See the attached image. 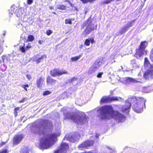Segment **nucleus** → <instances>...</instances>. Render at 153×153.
<instances>
[{
  "label": "nucleus",
  "instance_id": "052dcab7",
  "mask_svg": "<svg viewBox=\"0 0 153 153\" xmlns=\"http://www.w3.org/2000/svg\"><path fill=\"white\" fill-rule=\"evenodd\" d=\"M83 46V45H81V46L80 47V48H81Z\"/></svg>",
  "mask_w": 153,
  "mask_h": 153
},
{
  "label": "nucleus",
  "instance_id": "6e6552de",
  "mask_svg": "<svg viewBox=\"0 0 153 153\" xmlns=\"http://www.w3.org/2000/svg\"><path fill=\"white\" fill-rule=\"evenodd\" d=\"M24 137V136L22 134L15 135L12 139L13 146H16L20 143Z\"/></svg>",
  "mask_w": 153,
  "mask_h": 153
},
{
  "label": "nucleus",
  "instance_id": "e2e57ef3",
  "mask_svg": "<svg viewBox=\"0 0 153 153\" xmlns=\"http://www.w3.org/2000/svg\"><path fill=\"white\" fill-rule=\"evenodd\" d=\"M146 0H144V1H145Z\"/></svg>",
  "mask_w": 153,
  "mask_h": 153
},
{
  "label": "nucleus",
  "instance_id": "2eb2a0df",
  "mask_svg": "<svg viewBox=\"0 0 153 153\" xmlns=\"http://www.w3.org/2000/svg\"><path fill=\"white\" fill-rule=\"evenodd\" d=\"M44 80V78L42 77H40L38 79H37L36 84L38 88H42Z\"/></svg>",
  "mask_w": 153,
  "mask_h": 153
},
{
  "label": "nucleus",
  "instance_id": "5701e85b",
  "mask_svg": "<svg viewBox=\"0 0 153 153\" xmlns=\"http://www.w3.org/2000/svg\"><path fill=\"white\" fill-rule=\"evenodd\" d=\"M56 9L61 10H65L67 9V6L64 4H59L57 5Z\"/></svg>",
  "mask_w": 153,
  "mask_h": 153
},
{
  "label": "nucleus",
  "instance_id": "c85d7f7f",
  "mask_svg": "<svg viewBox=\"0 0 153 153\" xmlns=\"http://www.w3.org/2000/svg\"><path fill=\"white\" fill-rule=\"evenodd\" d=\"M81 56V55H79L77 56L72 57L71 58V60L72 61H76L79 59Z\"/></svg>",
  "mask_w": 153,
  "mask_h": 153
},
{
  "label": "nucleus",
  "instance_id": "a211bd4d",
  "mask_svg": "<svg viewBox=\"0 0 153 153\" xmlns=\"http://www.w3.org/2000/svg\"><path fill=\"white\" fill-rule=\"evenodd\" d=\"M11 56L9 54L3 55L2 56V58L3 63H7L11 61Z\"/></svg>",
  "mask_w": 153,
  "mask_h": 153
},
{
  "label": "nucleus",
  "instance_id": "f03ea898",
  "mask_svg": "<svg viewBox=\"0 0 153 153\" xmlns=\"http://www.w3.org/2000/svg\"><path fill=\"white\" fill-rule=\"evenodd\" d=\"M101 111L104 115H109L111 118L118 120L119 122H123L126 119V117L119 112L113 110L111 105H106L101 108Z\"/></svg>",
  "mask_w": 153,
  "mask_h": 153
},
{
  "label": "nucleus",
  "instance_id": "423d86ee",
  "mask_svg": "<svg viewBox=\"0 0 153 153\" xmlns=\"http://www.w3.org/2000/svg\"><path fill=\"white\" fill-rule=\"evenodd\" d=\"M51 75L52 77L60 76L64 74H68V72L65 70H60L57 68H54L50 71Z\"/></svg>",
  "mask_w": 153,
  "mask_h": 153
},
{
  "label": "nucleus",
  "instance_id": "0e129e2a",
  "mask_svg": "<svg viewBox=\"0 0 153 153\" xmlns=\"http://www.w3.org/2000/svg\"><path fill=\"white\" fill-rule=\"evenodd\" d=\"M41 126H43V125H41Z\"/></svg>",
  "mask_w": 153,
  "mask_h": 153
},
{
  "label": "nucleus",
  "instance_id": "ea45409f",
  "mask_svg": "<svg viewBox=\"0 0 153 153\" xmlns=\"http://www.w3.org/2000/svg\"><path fill=\"white\" fill-rule=\"evenodd\" d=\"M31 48V46L30 44L29 43L26 47L25 48L26 51H27L29 50L30 48Z\"/></svg>",
  "mask_w": 153,
  "mask_h": 153
},
{
  "label": "nucleus",
  "instance_id": "0eeeda50",
  "mask_svg": "<svg viewBox=\"0 0 153 153\" xmlns=\"http://www.w3.org/2000/svg\"><path fill=\"white\" fill-rule=\"evenodd\" d=\"M94 140H93L90 139L86 140L80 144L78 146V148L88 149L89 147L94 145Z\"/></svg>",
  "mask_w": 153,
  "mask_h": 153
},
{
  "label": "nucleus",
  "instance_id": "20e7f679",
  "mask_svg": "<svg viewBox=\"0 0 153 153\" xmlns=\"http://www.w3.org/2000/svg\"><path fill=\"white\" fill-rule=\"evenodd\" d=\"M146 100L142 97H134V111L141 113L143 111L144 107L145 108Z\"/></svg>",
  "mask_w": 153,
  "mask_h": 153
},
{
  "label": "nucleus",
  "instance_id": "de8ad7c7",
  "mask_svg": "<svg viewBox=\"0 0 153 153\" xmlns=\"http://www.w3.org/2000/svg\"><path fill=\"white\" fill-rule=\"evenodd\" d=\"M27 78L29 80H30L31 78V76L30 75L27 74L26 75Z\"/></svg>",
  "mask_w": 153,
  "mask_h": 153
},
{
  "label": "nucleus",
  "instance_id": "4be33fe9",
  "mask_svg": "<svg viewBox=\"0 0 153 153\" xmlns=\"http://www.w3.org/2000/svg\"><path fill=\"white\" fill-rule=\"evenodd\" d=\"M100 62H96L94 63L92 66L91 68L93 71H95L99 68L100 65H99Z\"/></svg>",
  "mask_w": 153,
  "mask_h": 153
},
{
  "label": "nucleus",
  "instance_id": "13d9d810",
  "mask_svg": "<svg viewBox=\"0 0 153 153\" xmlns=\"http://www.w3.org/2000/svg\"><path fill=\"white\" fill-rule=\"evenodd\" d=\"M96 137L97 138H98L99 137V135L98 134H96Z\"/></svg>",
  "mask_w": 153,
  "mask_h": 153
},
{
  "label": "nucleus",
  "instance_id": "8fccbe9b",
  "mask_svg": "<svg viewBox=\"0 0 153 153\" xmlns=\"http://www.w3.org/2000/svg\"><path fill=\"white\" fill-rule=\"evenodd\" d=\"M107 118V117L106 116H102L101 117V119H106Z\"/></svg>",
  "mask_w": 153,
  "mask_h": 153
},
{
  "label": "nucleus",
  "instance_id": "7c9ffc66",
  "mask_svg": "<svg viewBox=\"0 0 153 153\" xmlns=\"http://www.w3.org/2000/svg\"><path fill=\"white\" fill-rule=\"evenodd\" d=\"M114 0H105L102 2V4H108L111 3V2L113 1Z\"/></svg>",
  "mask_w": 153,
  "mask_h": 153
},
{
  "label": "nucleus",
  "instance_id": "393cba45",
  "mask_svg": "<svg viewBox=\"0 0 153 153\" xmlns=\"http://www.w3.org/2000/svg\"><path fill=\"white\" fill-rule=\"evenodd\" d=\"M131 26H126L123 27L120 31V34L121 35L125 33L127 30L128 28Z\"/></svg>",
  "mask_w": 153,
  "mask_h": 153
},
{
  "label": "nucleus",
  "instance_id": "a878e982",
  "mask_svg": "<svg viewBox=\"0 0 153 153\" xmlns=\"http://www.w3.org/2000/svg\"><path fill=\"white\" fill-rule=\"evenodd\" d=\"M34 39V38L33 36L32 35H29L27 37V41L32 42Z\"/></svg>",
  "mask_w": 153,
  "mask_h": 153
},
{
  "label": "nucleus",
  "instance_id": "4468645a",
  "mask_svg": "<svg viewBox=\"0 0 153 153\" xmlns=\"http://www.w3.org/2000/svg\"><path fill=\"white\" fill-rule=\"evenodd\" d=\"M94 30V27L89 25L85 29L83 32V34L86 36Z\"/></svg>",
  "mask_w": 153,
  "mask_h": 153
},
{
  "label": "nucleus",
  "instance_id": "58836bf2",
  "mask_svg": "<svg viewBox=\"0 0 153 153\" xmlns=\"http://www.w3.org/2000/svg\"><path fill=\"white\" fill-rule=\"evenodd\" d=\"M53 33V31L50 30H47L46 32V34L48 36H49L51 34H52Z\"/></svg>",
  "mask_w": 153,
  "mask_h": 153
},
{
  "label": "nucleus",
  "instance_id": "603ef678",
  "mask_svg": "<svg viewBox=\"0 0 153 153\" xmlns=\"http://www.w3.org/2000/svg\"><path fill=\"white\" fill-rule=\"evenodd\" d=\"M42 42L41 40H39L38 41V43L39 44L41 45L42 44Z\"/></svg>",
  "mask_w": 153,
  "mask_h": 153
},
{
  "label": "nucleus",
  "instance_id": "bf43d9fd",
  "mask_svg": "<svg viewBox=\"0 0 153 153\" xmlns=\"http://www.w3.org/2000/svg\"><path fill=\"white\" fill-rule=\"evenodd\" d=\"M140 88H141V87H140V88L139 89V90H138V91H140Z\"/></svg>",
  "mask_w": 153,
  "mask_h": 153
},
{
  "label": "nucleus",
  "instance_id": "864d4df0",
  "mask_svg": "<svg viewBox=\"0 0 153 153\" xmlns=\"http://www.w3.org/2000/svg\"><path fill=\"white\" fill-rule=\"evenodd\" d=\"M65 1L68 2V3H70V2H71L69 0H65Z\"/></svg>",
  "mask_w": 153,
  "mask_h": 153
},
{
  "label": "nucleus",
  "instance_id": "bb28decb",
  "mask_svg": "<svg viewBox=\"0 0 153 153\" xmlns=\"http://www.w3.org/2000/svg\"><path fill=\"white\" fill-rule=\"evenodd\" d=\"M20 108L19 107H17L15 108L14 110L13 113L15 115V117H16L18 115L17 111L19 110Z\"/></svg>",
  "mask_w": 153,
  "mask_h": 153
},
{
  "label": "nucleus",
  "instance_id": "c9c22d12",
  "mask_svg": "<svg viewBox=\"0 0 153 153\" xmlns=\"http://www.w3.org/2000/svg\"><path fill=\"white\" fill-rule=\"evenodd\" d=\"M77 78L75 77H74L71 78L69 80V82H70L72 83L73 82L77 80Z\"/></svg>",
  "mask_w": 153,
  "mask_h": 153
},
{
  "label": "nucleus",
  "instance_id": "c756f323",
  "mask_svg": "<svg viewBox=\"0 0 153 153\" xmlns=\"http://www.w3.org/2000/svg\"><path fill=\"white\" fill-rule=\"evenodd\" d=\"M118 100V99L116 97H109V101L110 102L113 101H117Z\"/></svg>",
  "mask_w": 153,
  "mask_h": 153
},
{
  "label": "nucleus",
  "instance_id": "9b49d317",
  "mask_svg": "<svg viewBox=\"0 0 153 153\" xmlns=\"http://www.w3.org/2000/svg\"><path fill=\"white\" fill-rule=\"evenodd\" d=\"M33 133L35 134L41 136L45 135V132L44 129L42 128L41 126H40L36 130L33 131Z\"/></svg>",
  "mask_w": 153,
  "mask_h": 153
},
{
  "label": "nucleus",
  "instance_id": "79ce46f5",
  "mask_svg": "<svg viewBox=\"0 0 153 153\" xmlns=\"http://www.w3.org/2000/svg\"><path fill=\"white\" fill-rule=\"evenodd\" d=\"M103 73L102 72H100L98 73L97 75V77L99 78H100L102 77V75L103 74Z\"/></svg>",
  "mask_w": 153,
  "mask_h": 153
},
{
  "label": "nucleus",
  "instance_id": "49530a36",
  "mask_svg": "<svg viewBox=\"0 0 153 153\" xmlns=\"http://www.w3.org/2000/svg\"><path fill=\"white\" fill-rule=\"evenodd\" d=\"M26 100V98H24L21 99L19 101V102L20 103H22L24 102L25 100Z\"/></svg>",
  "mask_w": 153,
  "mask_h": 153
},
{
  "label": "nucleus",
  "instance_id": "72a5a7b5",
  "mask_svg": "<svg viewBox=\"0 0 153 153\" xmlns=\"http://www.w3.org/2000/svg\"><path fill=\"white\" fill-rule=\"evenodd\" d=\"M29 87V86L28 84L23 85L22 86V87L27 91V88H28Z\"/></svg>",
  "mask_w": 153,
  "mask_h": 153
},
{
  "label": "nucleus",
  "instance_id": "473e14b6",
  "mask_svg": "<svg viewBox=\"0 0 153 153\" xmlns=\"http://www.w3.org/2000/svg\"><path fill=\"white\" fill-rule=\"evenodd\" d=\"M51 93V92L47 90V91H44L43 93L42 94L43 96H46L47 95L50 94Z\"/></svg>",
  "mask_w": 153,
  "mask_h": 153
},
{
  "label": "nucleus",
  "instance_id": "39448f33",
  "mask_svg": "<svg viewBox=\"0 0 153 153\" xmlns=\"http://www.w3.org/2000/svg\"><path fill=\"white\" fill-rule=\"evenodd\" d=\"M144 64L145 68L148 70L144 74V77L146 79L149 77L152 78L153 77V66L150 64L146 57L145 58Z\"/></svg>",
  "mask_w": 153,
  "mask_h": 153
},
{
  "label": "nucleus",
  "instance_id": "b1692460",
  "mask_svg": "<svg viewBox=\"0 0 153 153\" xmlns=\"http://www.w3.org/2000/svg\"><path fill=\"white\" fill-rule=\"evenodd\" d=\"M128 105H123L122 108V110L123 112H125L126 111L128 110L130 108L131 106V104L129 103H128Z\"/></svg>",
  "mask_w": 153,
  "mask_h": 153
},
{
  "label": "nucleus",
  "instance_id": "7ed1b4c3",
  "mask_svg": "<svg viewBox=\"0 0 153 153\" xmlns=\"http://www.w3.org/2000/svg\"><path fill=\"white\" fill-rule=\"evenodd\" d=\"M65 118L67 119L72 120L75 123H80L81 124H83L87 122V118L84 117H81L77 113L71 114L69 112L66 113Z\"/></svg>",
  "mask_w": 153,
  "mask_h": 153
},
{
  "label": "nucleus",
  "instance_id": "dca6fc26",
  "mask_svg": "<svg viewBox=\"0 0 153 153\" xmlns=\"http://www.w3.org/2000/svg\"><path fill=\"white\" fill-rule=\"evenodd\" d=\"M47 58V55L46 54L42 55L41 57L37 58V57H35L34 58V61L36 62L37 64L40 62L44 59H46Z\"/></svg>",
  "mask_w": 153,
  "mask_h": 153
},
{
  "label": "nucleus",
  "instance_id": "f8f14e48",
  "mask_svg": "<svg viewBox=\"0 0 153 153\" xmlns=\"http://www.w3.org/2000/svg\"><path fill=\"white\" fill-rule=\"evenodd\" d=\"M146 53V51H144L140 48L136 50V53L134 55L137 59H140V57Z\"/></svg>",
  "mask_w": 153,
  "mask_h": 153
},
{
  "label": "nucleus",
  "instance_id": "680f3d73",
  "mask_svg": "<svg viewBox=\"0 0 153 153\" xmlns=\"http://www.w3.org/2000/svg\"><path fill=\"white\" fill-rule=\"evenodd\" d=\"M53 14H56V13L55 12H53Z\"/></svg>",
  "mask_w": 153,
  "mask_h": 153
},
{
  "label": "nucleus",
  "instance_id": "2f4dec72",
  "mask_svg": "<svg viewBox=\"0 0 153 153\" xmlns=\"http://www.w3.org/2000/svg\"><path fill=\"white\" fill-rule=\"evenodd\" d=\"M9 151L7 149L4 148L0 151V153H8Z\"/></svg>",
  "mask_w": 153,
  "mask_h": 153
},
{
  "label": "nucleus",
  "instance_id": "a19ab883",
  "mask_svg": "<svg viewBox=\"0 0 153 153\" xmlns=\"http://www.w3.org/2000/svg\"><path fill=\"white\" fill-rule=\"evenodd\" d=\"M7 141L5 142H1L0 143V148L3 145H5L7 143Z\"/></svg>",
  "mask_w": 153,
  "mask_h": 153
},
{
  "label": "nucleus",
  "instance_id": "aec40b11",
  "mask_svg": "<svg viewBox=\"0 0 153 153\" xmlns=\"http://www.w3.org/2000/svg\"><path fill=\"white\" fill-rule=\"evenodd\" d=\"M148 45L147 42L144 41L142 42L139 46V48L142 50L144 51H146L145 48Z\"/></svg>",
  "mask_w": 153,
  "mask_h": 153
},
{
  "label": "nucleus",
  "instance_id": "4c0bfd02",
  "mask_svg": "<svg viewBox=\"0 0 153 153\" xmlns=\"http://www.w3.org/2000/svg\"><path fill=\"white\" fill-rule=\"evenodd\" d=\"M65 23L71 24H72L71 20V19H66L65 20Z\"/></svg>",
  "mask_w": 153,
  "mask_h": 153
},
{
  "label": "nucleus",
  "instance_id": "09e8293b",
  "mask_svg": "<svg viewBox=\"0 0 153 153\" xmlns=\"http://www.w3.org/2000/svg\"><path fill=\"white\" fill-rule=\"evenodd\" d=\"M3 50L2 49V48L1 46H0V55L3 52Z\"/></svg>",
  "mask_w": 153,
  "mask_h": 153
},
{
  "label": "nucleus",
  "instance_id": "c03bdc74",
  "mask_svg": "<svg viewBox=\"0 0 153 153\" xmlns=\"http://www.w3.org/2000/svg\"><path fill=\"white\" fill-rule=\"evenodd\" d=\"M83 4L87 3L89 2V0H80Z\"/></svg>",
  "mask_w": 153,
  "mask_h": 153
},
{
  "label": "nucleus",
  "instance_id": "a18cd8bd",
  "mask_svg": "<svg viewBox=\"0 0 153 153\" xmlns=\"http://www.w3.org/2000/svg\"><path fill=\"white\" fill-rule=\"evenodd\" d=\"M33 0H27V4H31L33 3Z\"/></svg>",
  "mask_w": 153,
  "mask_h": 153
},
{
  "label": "nucleus",
  "instance_id": "6ab92c4d",
  "mask_svg": "<svg viewBox=\"0 0 153 153\" xmlns=\"http://www.w3.org/2000/svg\"><path fill=\"white\" fill-rule=\"evenodd\" d=\"M110 102L109 97L103 96L100 99V104L104 103H108Z\"/></svg>",
  "mask_w": 153,
  "mask_h": 153
},
{
  "label": "nucleus",
  "instance_id": "f257e3e1",
  "mask_svg": "<svg viewBox=\"0 0 153 153\" xmlns=\"http://www.w3.org/2000/svg\"><path fill=\"white\" fill-rule=\"evenodd\" d=\"M57 134L50 133L46 137L40 138L39 140V147L42 149H48L51 147L57 140Z\"/></svg>",
  "mask_w": 153,
  "mask_h": 153
},
{
  "label": "nucleus",
  "instance_id": "ddd939ff",
  "mask_svg": "<svg viewBox=\"0 0 153 153\" xmlns=\"http://www.w3.org/2000/svg\"><path fill=\"white\" fill-rule=\"evenodd\" d=\"M57 81L50 76H48L46 78L47 84L48 85H53L56 84Z\"/></svg>",
  "mask_w": 153,
  "mask_h": 153
},
{
  "label": "nucleus",
  "instance_id": "4d7b16f0",
  "mask_svg": "<svg viewBox=\"0 0 153 153\" xmlns=\"http://www.w3.org/2000/svg\"><path fill=\"white\" fill-rule=\"evenodd\" d=\"M49 8L50 9H53V7L52 6H51V7H49Z\"/></svg>",
  "mask_w": 153,
  "mask_h": 153
},
{
  "label": "nucleus",
  "instance_id": "9d476101",
  "mask_svg": "<svg viewBox=\"0 0 153 153\" xmlns=\"http://www.w3.org/2000/svg\"><path fill=\"white\" fill-rule=\"evenodd\" d=\"M69 148L68 144L66 143H62L61 144L60 148L56 150L54 152V153H66Z\"/></svg>",
  "mask_w": 153,
  "mask_h": 153
},
{
  "label": "nucleus",
  "instance_id": "f704fd0d",
  "mask_svg": "<svg viewBox=\"0 0 153 153\" xmlns=\"http://www.w3.org/2000/svg\"><path fill=\"white\" fill-rule=\"evenodd\" d=\"M126 80L127 82H131L133 81L134 80V79L132 78H131L129 77H127L126 79Z\"/></svg>",
  "mask_w": 153,
  "mask_h": 153
},
{
  "label": "nucleus",
  "instance_id": "cd10ccee",
  "mask_svg": "<svg viewBox=\"0 0 153 153\" xmlns=\"http://www.w3.org/2000/svg\"><path fill=\"white\" fill-rule=\"evenodd\" d=\"M25 44H24L23 46H20L19 48V50L22 52L25 53L26 51V49L25 47Z\"/></svg>",
  "mask_w": 153,
  "mask_h": 153
},
{
  "label": "nucleus",
  "instance_id": "3c124183",
  "mask_svg": "<svg viewBox=\"0 0 153 153\" xmlns=\"http://www.w3.org/2000/svg\"><path fill=\"white\" fill-rule=\"evenodd\" d=\"M74 8L75 10L77 12L78 11V9L75 6V7H74Z\"/></svg>",
  "mask_w": 153,
  "mask_h": 153
},
{
  "label": "nucleus",
  "instance_id": "5fc2aeb1",
  "mask_svg": "<svg viewBox=\"0 0 153 153\" xmlns=\"http://www.w3.org/2000/svg\"><path fill=\"white\" fill-rule=\"evenodd\" d=\"M134 83H137L138 82H140V83L141 82L140 81H138L137 80H135V79H134Z\"/></svg>",
  "mask_w": 153,
  "mask_h": 153
},
{
  "label": "nucleus",
  "instance_id": "37998d69",
  "mask_svg": "<svg viewBox=\"0 0 153 153\" xmlns=\"http://www.w3.org/2000/svg\"><path fill=\"white\" fill-rule=\"evenodd\" d=\"M48 120H42V123L45 124V125H47V123H48Z\"/></svg>",
  "mask_w": 153,
  "mask_h": 153
},
{
  "label": "nucleus",
  "instance_id": "e433bc0d",
  "mask_svg": "<svg viewBox=\"0 0 153 153\" xmlns=\"http://www.w3.org/2000/svg\"><path fill=\"white\" fill-rule=\"evenodd\" d=\"M149 88L145 87L143 88V91L145 93H149L150 92V91L148 90Z\"/></svg>",
  "mask_w": 153,
  "mask_h": 153
},
{
  "label": "nucleus",
  "instance_id": "6e6d98bb",
  "mask_svg": "<svg viewBox=\"0 0 153 153\" xmlns=\"http://www.w3.org/2000/svg\"><path fill=\"white\" fill-rule=\"evenodd\" d=\"M69 4H70L71 7H74V5L73 4H72L71 3V2H70V3H69Z\"/></svg>",
  "mask_w": 153,
  "mask_h": 153
},
{
  "label": "nucleus",
  "instance_id": "412c9836",
  "mask_svg": "<svg viewBox=\"0 0 153 153\" xmlns=\"http://www.w3.org/2000/svg\"><path fill=\"white\" fill-rule=\"evenodd\" d=\"M30 149L27 146H24L23 148L21 149L20 151V153H31Z\"/></svg>",
  "mask_w": 153,
  "mask_h": 153
},
{
  "label": "nucleus",
  "instance_id": "f3484780",
  "mask_svg": "<svg viewBox=\"0 0 153 153\" xmlns=\"http://www.w3.org/2000/svg\"><path fill=\"white\" fill-rule=\"evenodd\" d=\"M95 42V41L93 38H88L86 39L85 41L84 44L85 45L87 46H89L90 45V43L91 44L94 43Z\"/></svg>",
  "mask_w": 153,
  "mask_h": 153
},
{
  "label": "nucleus",
  "instance_id": "1a4fd4ad",
  "mask_svg": "<svg viewBox=\"0 0 153 153\" xmlns=\"http://www.w3.org/2000/svg\"><path fill=\"white\" fill-rule=\"evenodd\" d=\"M65 138L72 142H75L79 140L78 134L77 133H70L66 134Z\"/></svg>",
  "mask_w": 153,
  "mask_h": 153
}]
</instances>
